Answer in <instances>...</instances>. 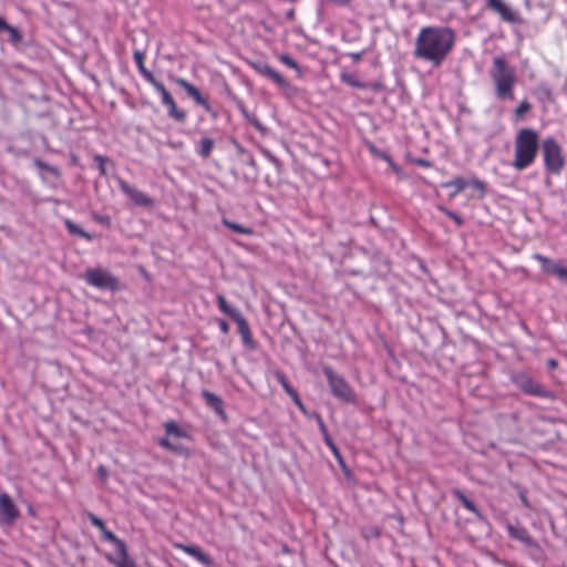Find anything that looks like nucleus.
Wrapping results in <instances>:
<instances>
[{"instance_id": "nucleus-50", "label": "nucleus", "mask_w": 567, "mask_h": 567, "mask_svg": "<svg viewBox=\"0 0 567 567\" xmlns=\"http://www.w3.org/2000/svg\"><path fill=\"white\" fill-rule=\"evenodd\" d=\"M331 449V451L334 453V455L339 456V451L336 446V444L333 443L332 446H329Z\"/></svg>"}, {"instance_id": "nucleus-47", "label": "nucleus", "mask_w": 567, "mask_h": 567, "mask_svg": "<svg viewBox=\"0 0 567 567\" xmlns=\"http://www.w3.org/2000/svg\"><path fill=\"white\" fill-rule=\"evenodd\" d=\"M417 164L425 167L430 166V162L426 159H417Z\"/></svg>"}, {"instance_id": "nucleus-31", "label": "nucleus", "mask_w": 567, "mask_h": 567, "mask_svg": "<svg viewBox=\"0 0 567 567\" xmlns=\"http://www.w3.org/2000/svg\"><path fill=\"white\" fill-rule=\"evenodd\" d=\"M532 109V105L528 101H523L516 109H515V115L520 118L523 117L526 113H528Z\"/></svg>"}, {"instance_id": "nucleus-21", "label": "nucleus", "mask_w": 567, "mask_h": 567, "mask_svg": "<svg viewBox=\"0 0 567 567\" xmlns=\"http://www.w3.org/2000/svg\"><path fill=\"white\" fill-rule=\"evenodd\" d=\"M118 557H114L111 554H106L105 558L116 567H137L136 563L128 556L127 547L125 546V553H117Z\"/></svg>"}, {"instance_id": "nucleus-20", "label": "nucleus", "mask_w": 567, "mask_h": 567, "mask_svg": "<svg viewBox=\"0 0 567 567\" xmlns=\"http://www.w3.org/2000/svg\"><path fill=\"white\" fill-rule=\"evenodd\" d=\"M452 494L467 511L472 512L477 518H483V515L477 506L461 489L454 488Z\"/></svg>"}, {"instance_id": "nucleus-48", "label": "nucleus", "mask_w": 567, "mask_h": 567, "mask_svg": "<svg viewBox=\"0 0 567 567\" xmlns=\"http://www.w3.org/2000/svg\"><path fill=\"white\" fill-rule=\"evenodd\" d=\"M547 364L549 368L554 369L557 367V361L554 359H550V360H548Z\"/></svg>"}, {"instance_id": "nucleus-24", "label": "nucleus", "mask_w": 567, "mask_h": 567, "mask_svg": "<svg viewBox=\"0 0 567 567\" xmlns=\"http://www.w3.org/2000/svg\"><path fill=\"white\" fill-rule=\"evenodd\" d=\"M103 538L114 544L117 553H125V543L107 528L102 532Z\"/></svg>"}, {"instance_id": "nucleus-39", "label": "nucleus", "mask_w": 567, "mask_h": 567, "mask_svg": "<svg viewBox=\"0 0 567 567\" xmlns=\"http://www.w3.org/2000/svg\"><path fill=\"white\" fill-rule=\"evenodd\" d=\"M217 323H218V326H219L220 331H221L224 334L228 333V331H229V324L227 323V321H226V320H224V319H218V320H217Z\"/></svg>"}, {"instance_id": "nucleus-13", "label": "nucleus", "mask_w": 567, "mask_h": 567, "mask_svg": "<svg viewBox=\"0 0 567 567\" xmlns=\"http://www.w3.org/2000/svg\"><path fill=\"white\" fill-rule=\"evenodd\" d=\"M254 69L262 76L268 78L276 83L282 90H289L291 86L289 82L274 68L266 63H258L254 65Z\"/></svg>"}, {"instance_id": "nucleus-6", "label": "nucleus", "mask_w": 567, "mask_h": 567, "mask_svg": "<svg viewBox=\"0 0 567 567\" xmlns=\"http://www.w3.org/2000/svg\"><path fill=\"white\" fill-rule=\"evenodd\" d=\"M544 163L546 168L551 173H559L564 166V157L561 147L554 137H547L542 144Z\"/></svg>"}, {"instance_id": "nucleus-44", "label": "nucleus", "mask_w": 567, "mask_h": 567, "mask_svg": "<svg viewBox=\"0 0 567 567\" xmlns=\"http://www.w3.org/2000/svg\"><path fill=\"white\" fill-rule=\"evenodd\" d=\"M323 436H324V442H326V444H327L328 446H332L333 441H332V439L329 436V434H328V433H326V434H323Z\"/></svg>"}, {"instance_id": "nucleus-9", "label": "nucleus", "mask_w": 567, "mask_h": 567, "mask_svg": "<svg viewBox=\"0 0 567 567\" xmlns=\"http://www.w3.org/2000/svg\"><path fill=\"white\" fill-rule=\"evenodd\" d=\"M533 258L540 262L542 270L545 274L556 276L559 280L567 284V267L561 262L555 261L540 254H535Z\"/></svg>"}, {"instance_id": "nucleus-17", "label": "nucleus", "mask_w": 567, "mask_h": 567, "mask_svg": "<svg viewBox=\"0 0 567 567\" xmlns=\"http://www.w3.org/2000/svg\"><path fill=\"white\" fill-rule=\"evenodd\" d=\"M202 396L204 398L206 404L210 406L218 415L225 416L224 404L220 396L208 390H204L202 392Z\"/></svg>"}, {"instance_id": "nucleus-14", "label": "nucleus", "mask_w": 567, "mask_h": 567, "mask_svg": "<svg viewBox=\"0 0 567 567\" xmlns=\"http://www.w3.org/2000/svg\"><path fill=\"white\" fill-rule=\"evenodd\" d=\"M175 82L177 85L183 87L186 91V93L190 97H193L198 105L203 106L205 111H212L208 100L202 95L200 91L194 84L189 83L188 81L182 78H177Z\"/></svg>"}, {"instance_id": "nucleus-46", "label": "nucleus", "mask_w": 567, "mask_h": 567, "mask_svg": "<svg viewBox=\"0 0 567 567\" xmlns=\"http://www.w3.org/2000/svg\"><path fill=\"white\" fill-rule=\"evenodd\" d=\"M97 472H99V474H100L102 477H105V476H106V474H107V472H106V470H105V467H104V466H100V467L97 468Z\"/></svg>"}, {"instance_id": "nucleus-10", "label": "nucleus", "mask_w": 567, "mask_h": 567, "mask_svg": "<svg viewBox=\"0 0 567 567\" xmlns=\"http://www.w3.org/2000/svg\"><path fill=\"white\" fill-rule=\"evenodd\" d=\"M120 189L137 206L152 207L154 200L138 188L130 185L124 179H118Z\"/></svg>"}, {"instance_id": "nucleus-26", "label": "nucleus", "mask_w": 567, "mask_h": 567, "mask_svg": "<svg viewBox=\"0 0 567 567\" xmlns=\"http://www.w3.org/2000/svg\"><path fill=\"white\" fill-rule=\"evenodd\" d=\"M65 227L71 234L78 235L89 241L92 240V235L83 230L79 225L74 224L72 220L66 219Z\"/></svg>"}, {"instance_id": "nucleus-35", "label": "nucleus", "mask_w": 567, "mask_h": 567, "mask_svg": "<svg viewBox=\"0 0 567 567\" xmlns=\"http://www.w3.org/2000/svg\"><path fill=\"white\" fill-rule=\"evenodd\" d=\"M94 161L99 164L100 174L102 176H105L107 174L106 168H105V163H106L107 158L102 155H95Z\"/></svg>"}, {"instance_id": "nucleus-41", "label": "nucleus", "mask_w": 567, "mask_h": 567, "mask_svg": "<svg viewBox=\"0 0 567 567\" xmlns=\"http://www.w3.org/2000/svg\"><path fill=\"white\" fill-rule=\"evenodd\" d=\"M472 185L482 193H485L486 186L484 182L475 179L473 181Z\"/></svg>"}, {"instance_id": "nucleus-32", "label": "nucleus", "mask_w": 567, "mask_h": 567, "mask_svg": "<svg viewBox=\"0 0 567 567\" xmlns=\"http://www.w3.org/2000/svg\"><path fill=\"white\" fill-rule=\"evenodd\" d=\"M223 312L229 316L235 322L244 317L237 308L231 307L230 305H228Z\"/></svg>"}, {"instance_id": "nucleus-40", "label": "nucleus", "mask_w": 567, "mask_h": 567, "mask_svg": "<svg viewBox=\"0 0 567 567\" xmlns=\"http://www.w3.org/2000/svg\"><path fill=\"white\" fill-rule=\"evenodd\" d=\"M159 445L169 451H176V447L167 439H161Z\"/></svg>"}, {"instance_id": "nucleus-45", "label": "nucleus", "mask_w": 567, "mask_h": 567, "mask_svg": "<svg viewBox=\"0 0 567 567\" xmlns=\"http://www.w3.org/2000/svg\"><path fill=\"white\" fill-rule=\"evenodd\" d=\"M8 27V23L3 18L0 17V31H4Z\"/></svg>"}, {"instance_id": "nucleus-36", "label": "nucleus", "mask_w": 567, "mask_h": 567, "mask_svg": "<svg viewBox=\"0 0 567 567\" xmlns=\"http://www.w3.org/2000/svg\"><path fill=\"white\" fill-rule=\"evenodd\" d=\"M444 214H446L450 218H452L457 225H463V219L460 215L456 213L449 210L446 208L441 207L440 208Z\"/></svg>"}, {"instance_id": "nucleus-30", "label": "nucleus", "mask_w": 567, "mask_h": 567, "mask_svg": "<svg viewBox=\"0 0 567 567\" xmlns=\"http://www.w3.org/2000/svg\"><path fill=\"white\" fill-rule=\"evenodd\" d=\"M165 431L168 435L181 436L182 431L179 426L174 422L169 421L165 423Z\"/></svg>"}, {"instance_id": "nucleus-19", "label": "nucleus", "mask_w": 567, "mask_h": 567, "mask_svg": "<svg viewBox=\"0 0 567 567\" xmlns=\"http://www.w3.org/2000/svg\"><path fill=\"white\" fill-rule=\"evenodd\" d=\"M216 145V141L212 137L204 136L196 143V153L203 159H207L214 147Z\"/></svg>"}, {"instance_id": "nucleus-43", "label": "nucleus", "mask_w": 567, "mask_h": 567, "mask_svg": "<svg viewBox=\"0 0 567 567\" xmlns=\"http://www.w3.org/2000/svg\"><path fill=\"white\" fill-rule=\"evenodd\" d=\"M319 426H320V430H321L322 434L328 433V430H327V427H326V424L323 423V421H322V419H321V417H319Z\"/></svg>"}, {"instance_id": "nucleus-51", "label": "nucleus", "mask_w": 567, "mask_h": 567, "mask_svg": "<svg viewBox=\"0 0 567 567\" xmlns=\"http://www.w3.org/2000/svg\"><path fill=\"white\" fill-rule=\"evenodd\" d=\"M252 124L257 127V128H261V125L258 121H254Z\"/></svg>"}, {"instance_id": "nucleus-2", "label": "nucleus", "mask_w": 567, "mask_h": 567, "mask_svg": "<svg viewBox=\"0 0 567 567\" xmlns=\"http://www.w3.org/2000/svg\"><path fill=\"white\" fill-rule=\"evenodd\" d=\"M515 154L512 166L516 171H524L536 159L539 150V135L530 127L520 128L514 142Z\"/></svg>"}, {"instance_id": "nucleus-27", "label": "nucleus", "mask_w": 567, "mask_h": 567, "mask_svg": "<svg viewBox=\"0 0 567 567\" xmlns=\"http://www.w3.org/2000/svg\"><path fill=\"white\" fill-rule=\"evenodd\" d=\"M223 224L225 226H227L229 229H231L236 233H239V234H244V235H252L254 234V230L250 227H245L240 224L230 221L228 219H223Z\"/></svg>"}, {"instance_id": "nucleus-23", "label": "nucleus", "mask_w": 567, "mask_h": 567, "mask_svg": "<svg viewBox=\"0 0 567 567\" xmlns=\"http://www.w3.org/2000/svg\"><path fill=\"white\" fill-rule=\"evenodd\" d=\"M236 323L238 326V332L241 336L244 344H246L250 349H254L255 348V342L252 340L250 328H249L248 322L245 319V317H243L241 319L236 321Z\"/></svg>"}, {"instance_id": "nucleus-1", "label": "nucleus", "mask_w": 567, "mask_h": 567, "mask_svg": "<svg viewBox=\"0 0 567 567\" xmlns=\"http://www.w3.org/2000/svg\"><path fill=\"white\" fill-rule=\"evenodd\" d=\"M455 44V32L443 25L423 27L415 38V59L440 66L450 55Z\"/></svg>"}, {"instance_id": "nucleus-4", "label": "nucleus", "mask_w": 567, "mask_h": 567, "mask_svg": "<svg viewBox=\"0 0 567 567\" xmlns=\"http://www.w3.org/2000/svg\"><path fill=\"white\" fill-rule=\"evenodd\" d=\"M83 279L89 286L101 290L116 291L120 289V280L107 269L87 268L83 274Z\"/></svg>"}, {"instance_id": "nucleus-33", "label": "nucleus", "mask_w": 567, "mask_h": 567, "mask_svg": "<svg viewBox=\"0 0 567 567\" xmlns=\"http://www.w3.org/2000/svg\"><path fill=\"white\" fill-rule=\"evenodd\" d=\"M87 517H89L91 524L93 526H95L96 528H99L101 530V533L106 529L105 523L100 517L94 515L93 513H89Z\"/></svg>"}, {"instance_id": "nucleus-15", "label": "nucleus", "mask_w": 567, "mask_h": 567, "mask_svg": "<svg viewBox=\"0 0 567 567\" xmlns=\"http://www.w3.org/2000/svg\"><path fill=\"white\" fill-rule=\"evenodd\" d=\"M174 546L190 555L203 565L207 567L213 566V559L207 554L203 553L199 547L184 544H175Z\"/></svg>"}, {"instance_id": "nucleus-49", "label": "nucleus", "mask_w": 567, "mask_h": 567, "mask_svg": "<svg viewBox=\"0 0 567 567\" xmlns=\"http://www.w3.org/2000/svg\"><path fill=\"white\" fill-rule=\"evenodd\" d=\"M265 154H266V156H267L270 161H272V162L277 163L276 157H275V156H272L268 151H266V152H265Z\"/></svg>"}, {"instance_id": "nucleus-28", "label": "nucleus", "mask_w": 567, "mask_h": 567, "mask_svg": "<svg viewBox=\"0 0 567 567\" xmlns=\"http://www.w3.org/2000/svg\"><path fill=\"white\" fill-rule=\"evenodd\" d=\"M341 80L350 86L363 89L365 85L358 79L354 73H342Z\"/></svg>"}, {"instance_id": "nucleus-3", "label": "nucleus", "mask_w": 567, "mask_h": 567, "mask_svg": "<svg viewBox=\"0 0 567 567\" xmlns=\"http://www.w3.org/2000/svg\"><path fill=\"white\" fill-rule=\"evenodd\" d=\"M489 76L494 85V92L498 100H513L516 84L515 69L503 55L493 58V64L489 69Z\"/></svg>"}, {"instance_id": "nucleus-34", "label": "nucleus", "mask_w": 567, "mask_h": 567, "mask_svg": "<svg viewBox=\"0 0 567 567\" xmlns=\"http://www.w3.org/2000/svg\"><path fill=\"white\" fill-rule=\"evenodd\" d=\"M280 61L282 63H285L287 66L291 68V69H295L297 71H299V65L298 63L288 54H282L280 55Z\"/></svg>"}, {"instance_id": "nucleus-29", "label": "nucleus", "mask_w": 567, "mask_h": 567, "mask_svg": "<svg viewBox=\"0 0 567 567\" xmlns=\"http://www.w3.org/2000/svg\"><path fill=\"white\" fill-rule=\"evenodd\" d=\"M4 31H6V32H8V34H9V40H10L12 43L17 44V43H20V42H21V40H22V35H21L20 31H19L17 28H14V27H13V25H11V24H8V27H7V29H6Z\"/></svg>"}, {"instance_id": "nucleus-25", "label": "nucleus", "mask_w": 567, "mask_h": 567, "mask_svg": "<svg viewBox=\"0 0 567 567\" xmlns=\"http://www.w3.org/2000/svg\"><path fill=\"white\" fill-rule=\"evenodd\" d=\"M467 186V183L462 177H456L453 181L445 182L442 184V187L450 188L454 187V192L451 194V196H455L456 194L464 190Z\"/></svg>"}, {"instance_id": "nucleus-16", "label": "nucleus", "mask_w": 567, "mask_h": 567, "mask_svg": "<svg viewBox=\"0 0 567 567\" xmlns=\"http://www.w3.org/2000/svg\"><path fill=\"white\" fill-rule=\"evenodd\" d=\"M275 378L276 380L281 384V386L284 388V390L286 391V393L293 400V402L302 410L303 409V404L297 393V391L290 385V383L288 382L286 375L284 372L281 371H276L275 372Z\"/></svg>"}, {"instance_id": "nucleus-7", "label": "nucleus", "mask_w": 567, "mask_h": 567, "mask_svg": "<svg viewBox=\"0 0 567 567\" xmlns=\"http://www.w3.org/2000/svg\"><path fill=\"white\" fill-rule=\"evenodd\" d=\"M512 380L514 384L526 394L554 399V393L551 391L547 390L545 386L525 373H517L513 375Z\"/></svg>"}, {"instance_id": "nucleus-38", "label": "nucleus", "mask_w": 567, "mask_h": 567, "mask_svg": "<svg viewBox=\"0 0 567 567\" xmlns=\"http://www.w3.org/2000/svg\"><path fill=\"white\" fill-rule=\"evenodd\" d=\"M216 299H217L218 308L223 312L224 309H226L229 303L227 302L226 298L220 293L217 295Z\"/></svg>"}, {"instance_id": "nucleus-42", "label": "nucleus", "mask_w": 567, "mask_h": 567, "mask_svg": "<svg viewBox=\"0 0 567 567\" xmlns=\"http://www.w3.org/2000/svg\"><path fill=\"white\" fill-rule=\"evenodd\" d=\"M329 2H332L336 6L339 7H347L351 3L352 0H328Z\"/></svg>"}, {"instance_id": "nucleus-8", "label": "nucleus", "mask_w": 567, "mask_h": 567, "mask_svg": "<svg viewBox=\"0 0 567 567\" xmlns=\"http://www.w3.org/2000/svg\"><path fill=\"white\" fill-rule=\"evenodd\" d=\"M153 87L161 94L162 103L167 106L169 117L176 120L177 122H184L186 120V113L178 110L174 99L166 90L164 84L158 81L154 83Z\"/></svg>"}, {"instance_id": "nucleus-22", "label": "nucleus", "mask_w": 567, "mask_h": 567, "mask_svg": "<svg viewBox=\"0 0 567 567\" xmlns=\"http://www.w3.org/2000/svg\"><path fill=\"white\" fill-rule=\"evenodd\" d=\"M507 532H508L511 537H513L515 539H518V540H520L522 543H524L526 545H533L534 544V540H533L532 536L522 526L508 525L507 526Z\"/></svg>"}, {"instance_id": "nucleus-12", "label": "nucleus", "mask_w": 567, "mask_h": 567, "mask_svg": "<svg viewBox=\"0 0 567 567\" xmlns=\"http://www.w3.org/2000/svg\"><path fill=\"white\" fill-rule=\"evenodd\" d=\"M486 7L496 12L506 22L517 23L520 21L518 13L502 0H486Z\"/></svg>"}, {"instance_id": "nucleus-18", "label": "nucleus", "mask_w": 567, "mask_h": 567, "mask_svg": "<svg viewBox=\"0 0 567 567\" xmlns=\"http://www.w3.org/2000/svg\"><path fill=\"white\" fill-rule=\"evenodd\" d=\"M144 52L140 51V50H135L134 53H133V59H134V62L140 71V73L143 75V78L148 82L151 83L152 85H154V83L158 82L155 76L145 68V64H144Z\"/></svg>"}, {"instance_id": "nucleus-52", "label": "nucleus", "mask_w": 567, "mask_h": 567, "mask_svg": "<svg viewBox=\"0 0 567 567\" xmlns=\"http://www.w3.org/2000/svg\"><path fill=\"white\" fill-rule=\"evenodd\" d=\"M522 501L524 502L525 505H527V499L526 497L522 496Z\"/></svg>"}, {"instance_id": "nucleus-37", "label": "nucleus", "mask_w": 567, "mask_h": 567, "mask_svg": "<svg viewBox=\"0 0 567 567\" xmlns=\"http://www.w3.org/2000/svg\"><path fill=\"white\" fill-rule=\"evenodd\" d=\"M34 164H35L39 168H41V169H47V171H49V172H51V173H53V174H55V173H56V169H55L54 167H51L50 165H48V164L43 163V162H42V161H40V159H35V161H34Z\"/></svg>"}, {"instance_id": "nucleus-11", "label": "nucleus", "mask_w": 567, "mask_h": 567, "mask_svg": "<svg viewBox=\"0 0 567 567\" xmlns=\"http://www.w3.org/2000/svg\"><path fill=\"white\" fill-rule=\"evenodd\" d=\"M20 515L12 498L7 493H0V524L10 525Z\"/></svg>"}, {"instance_id": "nucleus-5", "label": "nucleus", "mask_w": 567, "mask_h": 567, "mask_svg": "<svg viewBox=\"0 0 567 567\" xmlns=\"http://www.w3.org/2000/svg\"><path fill=\"white\" fill-rule=\"evenodd\" d=\"M322 371L328 380L332 394L337 399L349 403L355 402V394L343 377L336 373L333 369L328 365H324Z\"/></svg>"}]
</instances>
